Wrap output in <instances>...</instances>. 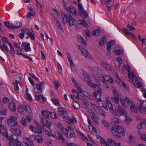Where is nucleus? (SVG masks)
Here are the masks:
<instances>
[{
    "mask_svg": "<svg viewBox=\"0 0 146 146\" xmlns=\"http://www.w3.org/2000/svg\"><path fill=\"white\" fill-rule=\"evenodd\" d=\"M111 120L113 122L111 123L110 130L113 135L117 138L120 137L121 135L124 136V129L121 126L116 125L119 123L118 119L115 117H113L111 118Z\"/></svg>",
    "mask_w": 146,
    "mask_h": 146,
    "instance_id": "1",
    "label": "nucleus"
},
{
    "mask_svg": "<svg viewBox=\"0 0 146 146\" xmlns=\"http://www.w3.org/2000/svg\"><path fill=\"white\" fill-rule=\"evenodd\" d=\"M17 110L21 114H23L24 110H25L27 113H31V110L30 106L27 104H25L24 103L23 104V105H21L18 106Z\"/></svg>",
    "mask_w": 146,
    "mask_h": 146,
    "instance_id": "2",
    "label": "nucleus"
},
{
    "mask_svg": "<svg viewBox=\"0 0 146 146\" xmlns=\"http://www.w3.org/2000/svg\"><path fill=\"white\" fill-rule=\"evenodd\" d=\"M17 118L14 116H10L7 121L8 125L11 127H14L18 124L17 121Z\"/></svg>",
    "mask_w": 146,
    "mask_h": 146,
    "instance_id": "3",
    "label": "nucleus"
},
{
    "mask_svg": "<svg viewBox=\"0 0 146 146\" xmlns=\"http://www.w3.org/2000/svg\"><path fill=\"white\" fill-rule=\"evenodd\" d=\"M126 112L123 108L120 106H119L117 110L116 111L115 115L120 117L121 115L126 116Z\"/></svg>",
    "mask_w": 146,
    "mask_h": 146,
    "instance_id": "4",
    "label": "nucleus"
},
{
    "mask_svg": "<svg viewBox=\"0 0 146 146\" xmlns=\"http://www.w3.org/2000/svg\"><path fill=\"white\" fill-rule=\"evenodd\" d=\"M45 84V83L43 82H41L39 84H36V88L34 89L35 92L38 94L42 93V90L43 89V86Z\"/></svg>",
    "mask_w": 146,
    "mask_h": 146,
    "instance_id": "5",
    "label": "nucleus"
},
{
    "mask_svg": "<svg viewBox=\"0 0 146 146\" xmlns=\"http://www.w3.org/2000/svg\"><path fill=\"white\" fill-rule=\"evenodd\" d=\"M79 49L81 51L83 55L88 59H92V57L87 50L83 48L80 45L79 46Z\"/></svg>",
    "mask_w": 146,
    "mask_h": 146,
    "instance_id": "6",
    "label": "nucleus"
},
{
    "mask_svg": "<svg viewBox=\"0 0 146 146\" xmlns=\"http://www.w3.org/2000/svg\"><path fill=\"white\" fill-rule=\"evenodd\" d=\"M17 24H19V26H18L17 25V26H13V25L11 24L8 21H5L4 22L5 26L7 27L9 29H17L22 27V25L21 23H18Z\"/></svg>",
    "mask_w": 146,
    "mask_h": 146,
    "instance_id": "7",
    "label": "nucleus"
},
{
    "mask_svg": "<svg viewBox=\"0 0 146 146\" xmlns=\"http://www.w3.org/2000/svg\"><path fill=\"white\" fill-rule=\"evenodd\" d=\"M138 111L139 112L143 113H146V102L142 101L141 102V104L139 106Z\"/></svg>",
    "mask_w": 146,
    "mask_h": 146,
    "instance_id": "8",
    "label": "nucleus"
},
{
    "mask_svg": "<svg viewBox=\"0 0 146 146\" xmlns=\"http://www.w3.org/2000/svg\"><path fill=\"white\" fill-rule=\"evenodd\" d=\"M82 71L84 74V78L85 80L87 82L88 85L90 86H91L92 84V82L90 81V77L88 74L87 73H86V72L83 69L82 70Z\"/></svg>",
    "mask_w": 146,
    "mask_h": 146,
    "instance_id": "9",
    "label": "nucleus"
},
{
    "mask_svg": "<svg viewBox=\"0 0 146 146\" xmlns=\"http://www.w3.org/2000/svg\"><path fill=\"white\" fill-rule=\"evenodd\" d=\"M113 97L111 98V100L116 104H118L119 103V95L118 92L113 93Z\"/></svg>",
    "mask_w": 146,
    "mask_h": 146,
    "instance_id": "10",
    "label": "nucleus"
},
{
    "mask_svg": "<svg viewBox=\"0 0 146 146\" xmlns=\"http://www.w3.org/2000/svg\"><path fill=\"white\" fill-rule=\"evenodd\" d=\"M58 110L59 111V115L63 118H66L67 115L66 111L63 110L61 108H58Z\"/></svg>",
    "mask_w": 146,
    "mask_h": 146,
    "instance_id": "11",
    "label": "nucleus"
},
{
    "mask_svg": "<svg viewBox=\"0 0 146 146\" xmlns=\"http://www.w3.org/2000/svg\"><path fill=\"white\" fill-rule=\"evenodd\" d=\"M115 140L111 139H108L106 143V146H114L115 144Z\"/></svg>",
    "mask_w": 146,
    "mask_h": 146,
    "instance_id": "12",
    "label": "nucleus"
},
{
    "mask_svg": "<svg viewBox=\"0 0 146 146\" xmlns=\"http://www.w3.org/2000/svg\"><path fill=\"white\" fill-rule=\"evenodd\" d=\"M34 133H37L39 135L42 134V128L40 125H39L38 126H35Z\"/></svg>",
    "mask_w": 146,
    "mask_h": 146,
    "instance_id": "13",
    "label": "nucleus"
},
{
    "mask_svg": "<svg viewBox=\"0 0 146 146\" xmlns=\"http://www.w3.org/2000/svg\"><path fill=\"white\" fill-rule=\"evenodd\" d=\"M105 3L108 10L111 11V7H112L113 5V0H108L106 1Z\"/></svg>",
    "mask_w": 146,
    "mask_h": 146,
    "instance_id": "14",
    "label": "nucleus"
},
{
    "mask_svg": "<svg viewBox=\"0 0 146 146\" xmlns=\"http://www.w3.org/2000/svg\"><path fill=\"white\" fill-rule=\"evenodd\" d=\"M78 90L79 93L82 94L81 95L82 96L84 97L85 96L86 97H88L89 98H90V96L91 97H92V96L90 94H88L85 92L82 91L79 86H78Z\"/></svg>",
    "mask_w": 146,
    "mask_h": 146,
    "instance_id": "15",
    "label": "nucleus"
},
{
    "mask_svg": "<svg viewBox=\"0 0 146 146\" xmlns=\"http://www.w3.org/2000/svg\"><path fill=\"white\" fill-rule=\"evenodd\" d=\"M11 132L15 134L14 135L20 136L21 135V132L20 130L16 128H12L11 129Z\"/></svg>",
    "mask_w": 146,
    "mask_h": 146,
    "instance_id": "16",
    "label": "nucleus"
},
{
    "mask_svg": "<svg viewBox=\"0 0 146 146\" xmlns=\"http://www.w3.org/2000/svg\"><path fill=\"white\" fill-rule=\"evenodd\" d=\"M9 144L10 146L14 145L15 146H21V143L18 140L17 138L13 141V142L9 141Z\"/></svg>",
    "mask_w": 146,
    "mask_h": 146,
    "instance_id": "17",
    "label": "nucleus"
},
{
    "mask_svg": "<svg viewBox=\"0 0 146 146\" xmlns=\"http://www.w3.org/2000/svg\"><path fill=\"white\" fill-rule=\"evenodd\" d=\"M106 102L111 112L112 113H113L114 112V110L113 108V105L111 102L108 100V98H106Z\"/></svg>",
    "mask_w": 146,
    "mask_h": 146,
    "instance_id": "18",
    "label": "nucleus"
},
{
    "mask_svg": "<svg viewBox=\"0 0 146 146\" xmlns=\"http://www.w3.org/2000/svg\"><path fill=\"white\" fill-rule=\"evenodd\" d=\"M95 111L100 115L104 117H105L106 116L105 111L99 107H98L97 109L95 110Z\"/></svg>",
    "mask_w": 146,
    "mask_h": 146,
    "instance_id": "19",
    "label": "nucleus"
},
{
    "mask_svg": "<svg viewBox=\"0 0 146 146\" xmlns=\"http://www.w3.org/2000/svg\"><path fill=\"white\" fill-rule=\"evenodd\" d=\"M101 65L103 67H104L106 70L108 71L112 70V68L111 67V66L109 64H108L104 62H102L101 63Z\"/></svg>",
    "mask_w": 146,
    "mask_h": 146,
    "instance_id": "20",
    "label": "nucleus"
},
{
    "mask_svg": "<svg viewBox=\"0 0 146 146\" xmlns=\"http://www.w3.org/2000/svg\"><path fill=\"white\" fill-rule=\"evenodd\" d=\"M79 14L80 15L81 17L82 18H86L88 17V13L84 10H81L79 12Z\"/></svg>",
    "mask_w": 146,
    "mask_h": 146,
    "instance_id": "21",
    "label": "nucleus"
},
{
    "mask_svg": "<svg viewBox=\"0 0 146 146\" xmlns=\"http://www.w3.org/2000/svg\"><path fill=\"white\" fill-rule=\"evenodd\" d=\"M67 11L72 14L74 15L75 16H77V13L75 10V8L72 6H70L67 9Z\"/></svg>",
    "mask_w": 146,
    "mask_h": 146,
    "instance_id": "22",
    "label": "nucleus"
},
{
    "mask_svg": "<svg viewBox=\"0 0 146 146\" xmlns=\"http://www.w3.org/2000/svg\"><path fill=\"white\" fill-rule=\"evenodd\" d=\"M115 42L114 40H112L108 42L107 44V50L108 52L111 50V46L115 44Z\"/></svg>",
    "mask_w": 146,
    "mask_h": 146,
    "instance_id": "23",
    "label": "nucleus"
},
{
    "mask_svg": "<svg viewBox=\"0 0 146 146\" xmlns=\"http://www.w3.org/2000/svg\"><path fill=\"white\" fill-rule=\"evenodd\" d=\"M72 106L73 108L76 110L80 108V106L79 103L76 101L74 100L72 104Z\"/></svg>",
    "mask_w": 146,
    "mask_h": 146,
    "instance_id": "24",
    "label": "nucleus"
},
{
    "mask_svg": "<svg viewBox=\"0 0 146 146\" xmlns=\"http://www.w3.org/2000/svg\"><path fill=\"white\" fill-rule=\"evenodd\" d=\"M61 14L62 18H73L71 15L66 13L64 11H62Z\"/></svg>",
    "mask_w": 146,
    "mask_h": 146,
    "instance_id": "25",
    "label": "nucleus"
},
{
    "mask_svg": "<svg viewBox=\"0 0 146 146\" xmlns=\"http://www.w3.org/2000/svg\"><path fill=\"white\" fill-rule=\"evenodd\" d=\"M33 31L32 29H29V31L27 32V34L28 36L31 38V39L33 40L35 39L34 34L33 33Z\"/></svg>",
    "mask_w": 146,
    "mask_h": 146,
    "instance_id": "26",
    "label": "nucleus"
},
{
    "mask_svg": "<svg viewBox=\"0 0 146 146\" xmlns=\"http://www.w3.org/2000/svg\"><path fill=\"white\" fill-rule=\"evenodd\" d=\"M78 24L82 25L84 27L87 28L88 25L85 19H83L82 20H80L78 22Z\"/></svg>",
    "mask_w": 146,
    "mask_h": 146,
    "instance_id": "27",
    "label": "nucleus"
},
{
    "mask_svg": "<svg viewBox=\"0 0 146 146\" xmlns=\"http://www.w3.org/2000/svg\"><path fill=\"white\" fill-rule=\"evenodd\" d=\"M9 109L15 112L16 111V108L15 103L13 102H12L9 104Z\"/></svg>",
    "mask_w": 146,
    "mask_h": 146,
    "instance_id": "28",
    "label": "nucleus"
},
{
    "mask_svg": "<svg viewBox=\"0 0 146 146\" xmlns=\"http://www.w3.org/2000/svg\"><path fill=\"white\" fill-rule=\"evenodd\" d=\"M100 94H98L96 92H95L93 93V95L95 97L97 100L102 102H103V101L101 99Z\"/></svg>",
    "mask_w": 146,
    "mask_h": 146,
    "instance_id": "29",
    "label": "nucleus"
},
{
    "mask_svg": "<svg viewBox=\"0 0 146 146\" xmlns=\"http://www.w3.org/2000/svg\"><path fill=\"white\" fill-rule=\"evenodd\" d=\"M35 97L36 100L38 101H40L41 99L43 101V102L45 101L46 100V98H45L43 96L42 94H40L39 95H35Z\"/></svg>",
    "mask_w": 146,
    "mask_h": 146,
    "instance_id": "30",
    "label": "nucleus"
},
{
    "mask_svg": "<svg viewBox=\"0 0 146 146\" xmlns=\"http://www.w3.org/2000/svg\"><path fill=\"white\" fill-rule=\"evenodd\" d=\"M123 31L125 34L127 35H131L134 39L137 40V38L134 35V34L131 32H129L126 29H123Z\"/></svg>",
    "mask_w": 146,
    "mask_h": 146,
    "instance_id": "31",
    "label": "nucleus"
},
{
    "mask_svg": "<svg viewBox=\"0 0 146 146\" xmlns=\"http://www.w3.org/2000/svg\"><path fill=\"white\" fill-rule=\"evenodd\" d=\"M92 118L93 119L94 121L95 122L96 124H98V117L95 114H93L91 115Z\"/></svg>",
    "mask_w": 146,
    "mask_h": 146,
    "instance_id": "32",
    "label": "nucleus"
},
{
    "mask_svg": "<svg viewBox=\"0 0 146 146\" xmlns=\"http://www.w3.org/2000/svg\"><path fill=\"white\" fill-rule=\"evenodd\" d=\"M18 81L17 80L16 82L13 83V84L14 85V88L16 92L17 93H19V89L18 84Z\"/></svg>",
    "mask_w": 146,
    "mask_h": 146,
    "instance_id": "33",
    "label": "nucleus"
},
{
    "mask_svg": "<svg viewBox=\"0 0 146 146\" xmlns=\"http://www.w3.org/2000/svg\"><path fill=\"white\" fill-rule=\"evenodd\" d=\"M35 140L37 141L38 143H41L43 141V139L41 136L37 135L35 137Z\"/></svg>",
    "mask_w": 146,
    "mask_h": 146,
    "instance_id": "34",
    "label": "nucleus"
},
{
    "mask_svg": "<svg viewBox=\"0 0 146 146\" xmlns=\"http://www.w3.org/2000/svg\"><path fill=\"white\" fill-rule=\"evenodd\" d=\"M55 135L56 138L61 140L65 141V140L63 136L60 133H56Z\"/></svg>",
    "mask_w": 146,
    "mask_h": 146,
    "instance_id": "35",
    "label": "nucleus"
},
{
    "mask_svg": "<svg viewBox=\"0 0 146 146\" xmlns=\"http://www.w3.org/2000/svg\"><path fill=\"white\" fill-rule=\"evenodd\" d=\"M52 14L54 17H57L60 15V13L56 9H53L52 10Z\"/></svg>",
    "mask_w": 146,
    "mask_h": 146,
    "instance_id": "36",
    "label": "nucleus"
},
{
    "mask_svg": "<svg viewBox=\"0 0 146 146\" xmlns=\"http://www.w3.org/2000/svg\"><path fill=\"white\" fill-rule=\"evenodd\" d=\"M101 31L100 29L98 28L97 29L94 30L92 32V34L93 35H99Z\"/></svg>",
    "mask_w": 146,
    "mask_h": 146,
    "instance_id": "37",
    "label": "nucleus"
},
{
    "mask_svg": "<svg viewBox=\"0 0 146 146\" xmlns=\"http://www.w3.org/2000/svg\"><path fill=\"white\" fill-rule=\"evenodd\" d=\"M69 25L71 26L75 25V19H68V21Z\"/></svg>",
    "mask_w": 146,
    "mask_h": 146,
    "instance_id": "38",
    "label": "nucleus"
},
{
    "mask_svg": "<svg viewBox=\"0 0 146 146\" xmlns=\"http://www.w3.org/2000/svg\"><path fill=\"white\" fill-rule=\"evenodd\" d=\"M56 23L57 25V26L58 29L62 32H64V30L62 26L61 25V23L60 21L56 20Z\"/></svg>",
    "mask_w": 146,
    "mask_h": 146,
    "instance_id": "39",
    "label": "nucleus"
},
{
    "mask_svg": "<svg viewBox=\"0 0 146 146\" xmlns=\"http://www.w3.org/2000/svg\"><path fill=\"white\" fill-rule=\"evenodd\" d=\"M60 131L62 132L63 134H65L66 137H68V134L69 132L68 130L66 128L62 127Z\"/></svg>",
    "mask_w": 146,
    "mask_h": 146,
    "instance_id": "40",
    "label": "nucleus"
},
{
    "mask_svg": "<svg viewBox=\"0 0 146 146\" xmlns=\"http://www.w3.org/2000/svg\"><path fill=\"white\" fill-rule=\"evenodd\" d=\"M130 110L132 111L135 113L137 112V109L135 107L134 104L132 105H130Z\"/></svg>",
    "mask_w": 146,
    "mask_h": 146,
    "instance_id": "41",
    "label": "nucleus"
},
{
    "mask_svg": "<svg viewBox=\"0 0 146 146\" xmlns=\"http://www.w3.org/2000/svg\"><path fill=\"white\" fill-rule=\"evenodd\" d=\"M41 113L43 117L46 118L48 119L49 117V114L48 111H42L41 112Z\"/></svg>",
    "mask_w": 146,
    "mask_h": 146,
    "instance_id": "42",
    "label": "nucleus"
},
{
    "mask_svg": "<svg viewBox=\"0 0 146 146\" xmlns=\"http://www.w3.org/2000/svg\"><path fill=\"white\" fill-rule=\"evenodd\" d=\"M103 79H101L100 80L102 82H105V81H108L110 79V77L107 75H105L103 76Z\"/></svg>",
    "mask_w": 146,
    "mask_h": 146,
    "instance_id": "43",
    "label": "nucleus"
},
{
    "mask_svg": "<svg viewBox=\"0 0 146 146\" xmlns=\"http://www.w3.org/2000/svg\"><path fill=\"white\" fill-rule=\"evenodd\" d=\"M106 42V38L105 37H103L100 39L99 42V44L100 46L103 45Z\"/></svg>",
    "mask_w": 146,
    "mask_h": 146,
    "instance_id": "44",
    "label": "nucleus"
},
{
    "mask_svg": "<svg viewBox=\"0 0 146 146\" xmlns=\"http://www.w3.org/2000/svg\"><path fill=\"white\" fill-rule=\"evenodd\" d=\"M25 144H26V146H29V145H30L31 146H34V144L33 141L30 139H28L27 143Z\"/></svg>",
    "mask_w": 146,
    "mask_h": 146,
    "instance_id": "45",
    "label": "nucleus"
},
{
    "mask_svg": "<svg viewBox=\"0 0 146 146\" xmlns=\"http://www.w3.org/2000/svg\"><path fill=\"white\" fill-rule=\"evenodd\" d=\"M7 110V109L3 108L0 109V114L3 115H6Z\"/></svg>",
    "mask_w": 146,
    "mask_h": 146,
    "instance_id": "46",
    "label": "nucleus"
},
{
    "mask_svg": "<svg viewBox=\"0 0 146 146\" xmlns=\"http://www.w3.org/2000/svg\"><path fill=\"white\" fill-rule=\"evenodd\" d=\"M25 51H30L31 49L30 47V44L29 43H26L25 46Z\"/></svg>",
    "mask_w": 146,
    "mask_h": 146,
    "instance_id": "47",
    "label": "nucleus"
},
{
    "mask_svg": "<svg viewBox=\"0 0 146 146\" xmlns=\"http://www.w3.org/2000/svg\"><path fill=\"white\" fill-rule=\"evenodd\" d=\"M66 120V122L69 124H72L74 123L73 120L70 117H67Z\"/></svg>",
    "mask_w": 146,
    "mask_h": 146,
    "instance_id": "48",
    "label": "nucleus"
},
{
    "mask_svg": "<svg viewBox=\"0 0 146 146\" xmlns=\"http://www.w3.org/2000/svg\"><path fill=\"white\" fill-rule=\"evenodd\" d=\"M35 14L34 12H29L27 15V18L31 17L32 16L35 17Z\"/></svg>",
    "mask_w": 146,
    "mask_h": 146,
    "instance_id": "49",
    "label": "nucleus"
},
{
    "mask_svg": "<svg viewBox=\"0 0 146 146\" xmlns=\"http://www.w3.org/2000/svg\"><path fill=\"white\" fill-rule=\"evenodd\" d=\"M126 117V118L124 120V121L125 123H126L128 124H130V122L131 121L132 119L131 118H129L127 116V115H126V116H124Z\"/></svg>",
    "mask_w": 146,
    "mask_h": 146,
    "instance_id": "50",
    "label": "nucleus"
},
{
    "mask_svg": "<svg viewBox=\"0 0 146 146\" xmlns=\"http://www.w3.org/2000/svg\"><path fill=\"white\" fill-rule=\"evenodd\" d=\"M102 123L104 126L107 129H108L109 127L110 124L108 122L105 120H103Z\"/></svg>",
    "mask_w": 146,
    "mask_h": 146,
    "instance_id": "51",
    "label": "nucleus"
},
{
    "mask_svg": "<svg viewBox=\"0 0 146 146\" xmlns=\"http://www.w3.org/2000/svg\"><path fill=\"white\" fill-rule=\"evenodd\" d=\"M125 100L126 102L130 106L134 104L133 102L131 99L128 98L127 97H126Z\"/></svg>",
    "mask_w": 146,
    "mask_h": 146,
    "instance_id": "52",
    "label": "nucleus"
},
{
    "mask_svg": "<svg viewBox=\"0 0 146 146\" xmlns=\"http://www.w3.org/2000/svg\"><path fill=\"white\" fill-rule=\"evenodd\" d=\"M45 122L46 123L45 124V125L44 126H46L48 129H50V125H51V123L50 121L47 120V119H45Z\"/></svg>",
    "mask_w": 146,
    "mask_h": 146,
    "instance_id": "53",
    "label": "nucleus"
},
{
    "mask_svg": "<svg viewBox=\"0 0 146 146\" xmlns=\"http://www.w3.org/2000/svg\"><path fill=\"white\" fill-rule=\"evenodd\" d=\"M49 114L51 117L52 119H57V116L56 115V113L55 112L52 113L50 112H49Z\"/></svg>",
    "mask_w": 146,
    "mask_h": 146,
    "instance_id": "54",
    "label": "nucleus"
},
{
    "mask_svg": "<svg viewBox=\"0 0 146 146\" xmlns=\"http://www.w3.org/2000/svg\"><path fill=\"white\" fill-rule=\"evenodd\" d=\"M82 102L84 104V108L87 109L88 106L89 104L87 101H86L85 100H82Z\"/></svg>",
    "mask_w": 146,
    "mask_h": 146,
    "instance_id": "55",
    "label": "nucleus"
},
{
    "mask_svg": "<svg viewBox=\"0 0 146 146\" xmlns=\"http://www.w3.org/2000/svg\"><path fill=\"white\" fill-rule=\"evenodd\" d=\"M90 31L89 30H86L83 32V34L85 36H90Z\"/></svg>",
    "mask_w": 146,
    "mask_h": 146,
    "instance_id": "56",
    "label": "nucleus"
},
{
    "mask_svg": "<svg viewBox=\"0 0 146 146\" xmlns=\"http://www.w3.org/2000/svg\"><path fill=\"white\" fill-rule=\"evenodd\" d=\"M54 86L55 89L57 90L60 86V84L58 81H56L54 82Z\"/></svg>",
    "mask_w": 146,
    "mask_h": 146,
    "instance_id": "57",
    "label": "nucleus"
},
{
    "mask_svg": "<svg viewBox=\"0 0 146 146\" xmlns=\"http://www.w3.org/2000/svg\"><path fill=\"white\" fill-rule=\"evenodd\" d=\"M15 137H16L15 135H12L10 137H9V136H8V137H7V138L9 141H12L11 142H13V141H14L15 139H14L15 138Z\"/></svg>",
    "mask_w": 146,
    "mask_h": 146,
    "instance_id": "58",
    "label": "nucleus"
},
{
    "mask_svg": "<svg viewBox=\"0 0 146 146\" xmlns=\"http://www.w3.org/2000/svg\"><path fill=\"white\" fill-rule=\"evenodd\" d=\"M76 131L77 132L78 134L80 135V136L82 137V138L83 139H87L86 137L84 136V134L82 133L79 132V131L76 130Z\"/></svg>",
    "mask_w": 146,
    "mask_h": 146,
    "instance_id": "59",
    "label": "nucleus"
},
{
    "mask_svg": "<svg viewBox=\"0 0 146 146\" xmlns=\"http://www.w3.org/2000/svg\"><path fill=\"white\" fill-rule=\"evenodd\" d=\"M76 131L77 132L78 134L80 135V136L82 137V138L83 139H87L86 137L84 136V134L82 133L79 132V131L76 130Z\"/></svg>",
    "mask_w": 146,
    "mask_h": 146,
    "instance_id": "60",
    "label": "nucleus"
},
{
    "mask_svg": "<svg viewBox=\"0 0 146 146\" xmlns=\"http://www.w3.org/2000/svg\"><path fill=\"white\" fill-rule=\"evenodd\" d=\"M123 67L125 69L127 72H130L131 70L130 67L128 65H124Z\"/></svg>",
    "mask_w": 146,
    "mask_h": 146,
    "instance_id": "61",
    "label": "nucleus"
},
{
    "mask_svg": "<svg viewBox=\"0 0 146 146\" xmlns=\"http://www.w3.org/2000/svg\"><path fill=\"white\" fill-rule=\"evenodd\" d=\"M120 100L121 105L123 107L126 108L127 106L125 104V102L124 100L121 98H120Z\"/></svg>",
    "mask_w": 146,
    "mask_h": 146,
    "instance_id": "62",
    "label": "nucleus"
},
{
    "mask_svg": "<svg viewBox=\"0 0 146 146\" xmlns=\"http://www.w3.org/2000/svg\"><path fill=\"white\" fill-rule=\"evenodd\" d=\"M21 122L24 126L25 127L27 126V124L26 123V121L25 118H22L21 121Z\"/></svg>",
    "mask_w": 146,
    "mask_h": 146,
    "instance_id": "63",
    "label": "nucleus"
},
{
    "mask_svg": "<svg viewBox=\"0 0 146 146\" xmlns=\"http://www.w3.org/2000/svg\"><path fill=\"white\" fill-rule=\"evenodd\" d=\"M114 51L115 53H116V54L117 55H119L121 54L123 52L122 51L119 49L116 50L115 49Z\"/></svg>",
    "mask_w": 146,
    "mask_h": 146,
    "instance_id": "64",
    "label": "nucleus"
}]
</instances>
